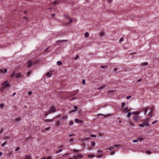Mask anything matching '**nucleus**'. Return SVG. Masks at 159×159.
<instances>
[{"instance_id": "1", "label": "nucleus", "mask_w": 159, "mask_h": 159, "mask_svg": "<svg viewBox=\"0 0 159 159\" xmlns=\"http://www.w3.org/2000/svg\"><path fill=\"white\" fill-rule=\"evenodd\" d=\"M97 152L98 153L96 155L98 158H100L102 157V150L100 149H98L97 151Z\"/></svg>"}, {"instance_id": "2", "label": "nucleus", "mask_w": 159, "mask_h": 159, "mask_svg": "<svg viewBox=\"0 0 159 159\" xmlns=\"http://www.w3.org/2000/svg\"><path fill=\"white\" fill-rule=\"evenodd\" d=\"M2 85L4 86V88H7L9 86V85L8 84V81L7 80L3 82L2 84Z\"/></svg>"}, {"instance_id": "3", "label": "nucleus", "mask_w": 159, "mask_h": 159, "mask_svg": "<svg viewBox=\"0 0 159 159\" xmlns=\"http://www.w3.org/2000/svg\"><path fill=\"white\" fill-rule=\"evenodd\" d=\"M130 109H128V107H127L125 109H122L121 111L123 112H126L127 111H130Z\"/></svg>"}, {"instance_id": "4", "label": "nucleus", "mask_w": 159, "mask_h": 159, "mask_svg": "<svg viewBox=\"0 0 159 159\" xmlns=\"http://www.w3.org/2000/svg\"><path fill=\"white\" fill-rule=\"evenodd\" d=\"M141 118V116H135L134 117V119L136 121L138 120L139 119H140Z\"/></svg>"}, {"instance_id": "5", "label": "nucleus", "mask_w": 159, "mask_h": 159, "mask_svg": "<svg viewBox=\"0 0 159 159\" xmlns=\"http://www.w3.org/2000/svg\"><path fill=\"white\" fill-rule=\"evenodd\" d=\"M32 62L31 60L27 62L28 66L29 67H31L32 66Z\"/></svg>"}, {"instance_id": "6", "label": "nucleus", "mask_w": 159, "mask_h": 159, "mask_svg": "<svg viewBox=\"0 0 159 159\" xmlns=\"http://www.w3.org/2000/svg\"><path fill=\"white\" fill-rule=\"evenodd\" d=\"M56 109L55 108H53L52 109H50L48 111V112L49 113H52L55 111Z\"/></svg>"}, {"instance_id": "7", "label": "nucleus", "mask_w": 159, "mask_h": 159, "mask_svg": "<svg viewBox=\"0 0 159 159\" xmlns=\"http://www.w3.org/2000/svg\"><path fill=\"white\" fill-rule=\"evenodd\" d=\"M152 109L149 112V113H148V116H150V117H152Z\"/></svg>"}, {"instance_id": "8", "label": "nucleus", "mask_w": 159, "mask_h": 159, "mask_svg": "<svg viewBox=\"0 0 159 159\" xmlns=\"http://www.w3.org/2000/svg\"><path fill=\"white\" fill-rule=\"evenodd\" d=\"M143 124L146 126H148L149 125V123L148 121L143 123Z\"/></svg>"}, {"instance_id": "9", "label": "nucleus", "mask_w": 159, "mask_h": 159, "mask_svg": "<svg viewBox=\"0 0 159 159\" xmlns=\"http://www.w3.org/2000/svg\"><path fill=\"white\" fill-rule=\"evenodd\" d=\"M144 110V114L145 115L146 113L148 112V109L146 107H144L143 108L142 111Z\"/></svg>"}, {"instance_id": "10", "label": "nucleus", "mask_w": 159, "mask_h": 159, "mask_svg": "<svg viewBox=\"0 0 159 159\" xmlns=\"http://www.w3.org/2000/svg\"><path fill=\"white\" fill-rule=\"evenodd\" d=\"M21 120V117H18L16 118V121L17 122H19Z\"/></svg>"}, {"instance_id": "11", "label": "nucleus", "mask_w": 159, "mask_h": 159, "mask_svg": "<svg viewBox=\"0 0 159 159\" xmlns=\"http://www.w3.org/2000/svg\"><path fill=\"white\" fill-rule=\"evenodd\" d=\"M21 76L20 73H18L15 74V77L16 78L20 77Z\"/></svg>"}, {"instance_id": "12", "label": "nucleus", "mask_w": 159, "mask_h": 159, "mask_svg": "<svg viewBox=\"0 0 159 159\" xmlns=\"http://www.w3.org/2000/svg\"><path fill=\"white\" fill-rule=\"evenodd\" d=\"M139 114V112L138 111L135 112H132V114L134 115H138Z\"/></svg>"}, {"instance_id": "13", "label": "nucleus", "mask_w": 159, "mask_h": 159, "mask_svg": "<svg viewBox=\"0 0 159 159\" xmlns=\"http://www.w3.org/2000/svg\"><path fill=\"white\" fill-rule=\"evenodd\" d=\"M44 121L46 122H52L53 121V120L51 119H45L44 120Z\"/></svg>"}, {"instance_id": "14", "label": "nucleus", "mask_w": 159, "mask_h": 159, "mask_svg": "<svg viewBox=\"0 0 159 159\" xmlns=\"http://www.w3.org/2000/svg\"><path fill=\"white\" fill-rule=\"evenodd\" d=\"M130 18L132 19H133L135 17V15L134 14H131L130 16Z\"/></svg>"}, {"instance_id": "15", "label": "nucleus", "mask_w": 159, "mask_h": 159, "mask_svg": "<svg viewBox=\"0 0 159 159\" xmlns=\"http://www.w3.org/2000/svg\"><path fill=\"white\" fill-rule=\"evenodd\" d=\"M1 72L2 73H6L7 72V69H1Z\"/></svg>"}, {"instance_id": "16", "label": "nucleus", "mask_w": 159, "mask_h": 159, "mask_svg": "<svg viewBox=\"0 0 159 159\" xmlns=\"http://www.w3.org/2000/svg\"><path fill=\"white\" fill-rule=\"evenodd\" d=\"M125 102H122L121 103V108L122 109L125 106Z\"/></svg>"}, {"instance_id": "17", "label": "nucleus", "mask_w": 159, "mask_h": 159, "mask_svg": "<svg viewBox=\"0 0 159 159\" xmlns=\"http://www.w3.org/2000/svg\"><path fill=\"white\" fill-rule=\"evenodd\" d=\"M89 36V33L88 32H86L84 34V36L86 38L88 37Z\"/></svg>"}, {"instance_id": "18", "label": "nucleus", "mask_w": 159, "mask_h": 159, "mask_svg": "<svg viewBox=\"0 0 159 159\" xmlns=\"http://www.w3.org/2000/svg\"><path fill=\"white\" fill-rule=\"evenodd\" d=\"M61 124V122L60 121H58L57 122L56 124V125L57 126H58L60 125Z\"/></svg>"}, {"instance_id": "19", "label": "nucleus", "mask_w": 159, "mask_h": 159, "mask_svg": "<svg viewBox=\"0 0 159 159\" xmlns=\"http://www.w3.org/2000/svg\"><path fill=\"white\" fill-rule=\"evenodd\" d=\"M57 64L58 65V66H61L62 65V62H61V61H58L57 62Z\"/></svg>"}, {"instance_id": "20", "label": "nucleus", "mask_w": 159, "mask_h": 159, "mask_svg": "<svg viewBox=\"0 0 159 159\" xmlns=\"http://www.w3.org/2000/svg\"><path fill=\"white\" fill-rule=\"evenodd\" d=\"M148 64V63L147 62H145L142 64L141 65L143 66H147Z\"/></svg>"}, {"instance_id": "21", "label": "nucleus", "mask_w": 159, "mask_h": 159, "mask_svg": "<svg viewBox=\"0 0 159 159\" xmlns=\"http://www.w3.org/2000/svg\"><path fill=\"white\" fill-rule=\"evenodd\" d=\"M91 144L92 147H94L95 145V143L94 142L92 141L91 142Z\"/></svg>"}, {"instance_id": "22", "label": "nucleus", "mask_w": 159, "mask_h": 159, "mask_svg": "<svg viewBox=\"0 0 159 159\" xmlns=\"http://www.w3.org/2000/svg\"><path fill=\"white\" fill-rule=\"evenodd\" d=\"M25 159H31L29 155H26L25 157Z\"/></svg>"}, {"instance_id": "23", "label": "nucleus", "mask_w": 159, "mask_h": 159, "mask_svg": "<svg viewBox=\"0 0 159 159\" xmlns=\"http://www.w3.org/2000/svg\"><path fill=\"white\" fill-rule=\"evenodd\" d=\"M62 151V149H59L58 151H57L56 152V153H58L60 152H61Z\"/></svg>"}, {"instance_id": "24", "label": "nucleus", "mask_w": 159, "mask_h": 159, "mask_svg": "<svg viewBox=\"0 0 159 159\" xmlns=\"http://www.w3.org/2000/svg\"><path fill=\"white\" fill-rule=\"evenodd\" d=\"M4 104L3 103H2L0 105V107L2 109L3 108Z\"/></svg>"}, {"instance_id": "25", "label": "nucleus", "mask_w": 159, "mask_h": 159, "mask_svg": "<svg viewBox=\"0 0 159 159\" xmlns=\"http://www.w3.org/2000/svg\"><path fill=\"white\" fill-rule=\"evenodd\" d=\"M77 156L79 158H81L83 157V156L81 154H78L77 155Z\"/></svg>"}, {"instance_id": "26", "label": "nucleus", "mask_w": 159, "mask_h": 159, "mask_svg": "<svg viewBox=\"0 0 159 159\" xmlns=\"http://www.w3.org/2000/svg\"><path fill=\"white\" fill-rule=\"evenodd\" d=\"M74 111H76L77 110V109L78 108L76 106H75L74 107Z\"/></svg>"}, {"instance_id": "27", "label": "nucleus", "mask_w": 159, "mask_h": 159, "mask_svg": "<svg viewBox=\"0 0 159 159\" xmlns=\"http://www.w3.org/2000/svg\"><path fill=\"white\" fill-rule=\"evenodd\" d=\"M75 121L76 123H78L79 122V120L77 118H76L75 119Z\"/></svg>"}, {"instance_id": "28", "label": "nucleus", "mask_w": 159, "mask_h": 159, "mask_svg": "<svg viewBox=\"0 0 159 159\" xmlns=\"http://www.w3.org/2000/svg\"><path fill=\"white\" fill-rule=\"evenodd\" d=\"M99 115H101V116H103L104 117L108 116H109V115H105L104 114H100Z\"/></svg>"}, {"instance_id": "29", "label": "nucleus", "mask_w": 159, "mask_h": 159, "mask_svg": "<svg viewBox=\"0 0 159 159\" xmlns=\"http://www.w3.org/2000/svg\"><path fill=\"white\" fill-rule=\"evenodd\" d=\"M49 113H50L48 112H48H45L44 115L46 116L49 114Z\"/></svg>"}, {"instance_id": "30", "label": "nucleus", "mask_w": 159, "mask_h": 159, "mask_svg": "<svg viewBox=\"0 0 159 159\" xmlns=\"http://www.w3.org/2000/svg\"><path fill=\"white\" fill-rule=\"evenodd\" d=\"M146 153L148 154H151V152L150 151H147L146 152Z\"/></svg>"}, {"instance_id": "31", "label": "nucleus", "mask_w": 159, "mask_h": 159, "mask_svg": "<svg viewBox=\"0 0 159 159\" xmlns=\"http://www.w3.org/2000/svg\"><path fill=\"white\" fill-rule=\"evenodd\" d=\"M132 114V113H131L130 112H128L127 114L128 116L129 117L131 116V115Z\"/></svg>"}, {"instance_id": "32", "label": "nucleus", "mask_w": 159, "mask_h": 159, "mask_svg": "<svg viewBox=\"0 0 159 159\" xmlns=\"http://www.w3.org/2000/svg\"><path fill=\"white\" fill-rule=\"evenodd\" d=\"M88 157H89L92 158L93 157H94V155H89Z\"/></svg>"}, {"instance_id": "33", "label": "nucleus", "mask_w": 159, "mask_h": 159, "mask_svg": "<svg viewBox=\"0 0 159 159\" xmlns=\"http://www.w3.org/2000/svg\"><path fill=\"white\" fill-rule=\"evenodd\" d=\"M138 141H143V139L142 138H138Z\"/></svg>"}, {"instance_id": "34", "label": "nucleus", "mask_w": 159, "mask_h": 159, "mask_svg": "<svg viewBox=\"0 0 159 159\" xmlns=\"http://www.w3.org/2000/svg\"><path fill=\"white\" fill-rule=\"evenodd\" d=\"M104 33L103 32H102L100 33V36H103L104 34Z\"/></svg>"}, {"instance_id": "35", "label": "nucleus", "mask_w": 159, "mask_h": 159, "mask_svg": "<svg viewBox=\"0 0 159 159\" xmlns=\"http://www.w3.org/2000/svg\"><path fill=\"white\" fill-rule=\"evenodd\" d=\"M105 87V86H103L102 87H100V88H98V90H101V89H103V88H104Z\"/></svg>"}, {"instance_id": "36", "label": "nucleus", "mask_w": 159, "mask_h": 159, "mask_svg": "<svg viewBox=\"0 0 159 159\" xmlns=\"http://www.w3.org/2000/svg\"><path fill=\"white\" fill-rule=\"evenodd\" d=\"M15 74V72H14L12 74H11V76H10L11 77H13L14 76Z\"/></svg>"}, {"instance_id": "37", "label": "nucleus", "mask_w": 159, "mask_h": 159, "mask_svg": "<svg viewBox=\"0 0 159 159\" xmlns=\"http://www.w3.org/2000/svg\"><path fill=\"white\" fill-rule=\"evenodd\" d=\"M69 124L70 125H73L74 124V122L72 121H70L69 122Z\"/></svg>"}, {"instance_id": "38", "label": "nucleus", "mask_w": 159, "mask_h": 159, "mask_svg": "<svg viewBox=\"0 0 159 159\" xmlns=\"http://www.w3.org/2000/svg\"><path fill=\"white\" fill-rule=\"evenodd\" d=\"M90 136L92 137H96V135L94 134H91L90 135Z\"/></svg>"}, {"instance_id": "39", "label": "nucleus", "mask_w": 159, "mask_h": 159, "mask_svg": "<svg viewBox=\"0 0 159 159\" xmlns=\"http://www.w3.org/2000/svg\"><path fill=\"white\" fill-rule=\"evenodd\" d=\"M20 148L19 147H17L15 149V151H17L20 150Z\"/></svg>"}, {"instance_id": "40", "label": "nucleus", "mask_w": 159, "mask_h": 159, "mask_svg": "<svg viewBox=\"0 0 159 159\" xmlns=\"http://www.w3.org/2000/svg\"><path fill=\"white\" fill-rule=\"evenodd\" d=\"M82 83L83 84H84L85 83V80L84 79L83 80Z\"/></svg>"}, {"instance_id": "41", "label": "nucleus", "mask_w": 159, "mask_h": 159, "mask_svg": "<svg viewBox=\"0 0 159 159\" xmlns=\"http://www.w3.org/2000/svg\"><path fill=\"white\" fill-rule=\"evenodd\" d=\"M46 75L47 76H49V77H51L52 75V74H50V73H48Z\"/></svg>"}, {"instance_id": "42", "label": "nucleus", "mask_w": 159, "mask_h": 159, "mask_svg": "<svg viewBox=\"0 0 159 159\" xmlns=\"http://www.w3.org/2000/svg\"><path fill=\"white\" fill-rule=\"evenodd\" d=\"M101 67L102 68H103L104 70L105 69V68H107V67L105 66H101Z\"/></svg>"}, {"instance_id": "43", "label": "nucleus", "mask_w": 159, "mask_h": 159, "mask_svg": "<svg viewBox=\"0 0 159 159\" xmlns=\"http://www.w3.org/2000/svg\"><path fill=\"white\" fill-rule=\"evenodd\" d=\"M131 96H127L126 97V98L127 99H128L129 98H131Z\"/></svg>"}, {"instance_id": "44", "label": "nucleus", "mask_w": 159, "mask_h": 159, "mask_svg": "<svg viewBox=\"0 0 159 159\" xmlns=\"http://www.w3.org/2000/svg\"><path fill=\"white\" fill-rule=\"evenodd\" d=\"M139 126L141 127H143V123L142 124H139Z\"/></svg>"}, {"instance_id": "45", "label": "nucleus", "mask_w": 159, "mask_h": 159, "mask_svg": "<svg viewBox=\"0 0 159 159\" xmlns=\"http://www.w3.org/2000/svg\"><path fill=\"white\" fill-rule=\"evenodd\" d=\"M134 143H136L138 142V140H134L133 141Z\"/></svg>"}, {"instance_id": "46", "label": "nucleus", "mask_w": 159, "mask_h": 159, "mask_svg": "<svg viewBox=\"0 0 159 159\" xmlns=\"http://www.w3.org/2000/svg\"><path fill=\"white\" fill-rule=\"evenodd\" d=\"M123 40V38H121L119 40V42H121Z\"/></svg>"}, {"instance_id": "47", "label": "nucleus", "mask_w": 159, "mask_h": 159, "mask_svg": "<svg viewBox=\"0 0 159 159\" xmlns=\"http://www.w3.org/2000/svg\"><path fill=\"white\" fill-rule=\"evenodd\" d=\"M157 121H158V120H156V121H153V122H152V124H154L156 122H157Z\"/></svg>"}, {"instance_id": "48", "label": "nucleus", "mask_w": 159, "mask_h": 159, "mask_svg": "<svg viewBox=\"0 0 159 159\" xmlns=\"http://www.w3.org/2000/svg\"><path fill=\"white\" fill-rule=\"evenodd\" d=\"M73 151L75 152H78L79 151V150H76L75 149H74L73 150Z\"/></svg>"}, {"instance_id": "49", "label": "nucleus", "mask_w": 159, "mask_h": 159, "mask_svg": "<svg viewBox=\"0 0 159 159\" xmlns=\"http://www.w3.org/2000/svg\"><path fill=\"white\" fill-rule=\"evenodd\" d=\"M32 92L31 91H29L28 92V94L29 95H31L32 94Z\"/></svg>"}, {"instance_id": "50", "label": "nucleus", "mask_w": 159, "mask_h": 159, "mask_svg": "<svg viewBox=\"0 0 159 159\" xmlns=\"http://www.w3.org/2000/svg\"><path fill=\"white\" fill-rule=\"evenodd\" d=\"M57 1H55L53 3H52V4H56L57 3Z\"/></svg>"}, {"instance_id": "51", "label": "nucleus", "mask_w": 159, "mask_h": 159, "mask_svg": "<svg viewBox=\"0 0 159 159\" xmlns=\"http://www.w3.org/2000/svg\"><path fill=\"white\" fill-rule=\"evenodd\" d=\"M6 142L5 141V142H4L3 143L2 145V146H4V145L6 143Z\"/></svg>"}, {"instance_id": "52", "label": "nucleus", "mask_w": 159, "mask_h": 159, "mask_svg": "<svg viewBox=\"0 0 159 159\" xmlns=\"http://www.w3.org/2000/svg\"><path fill=\"white\" fill-rule=\"evenodd\" d=\"M114 153H115L114 152H112L111 153L110 155H113V154H114Z\"/></svg>"}, {"instance_id": "53", "label": "nucleus", "mask_w": 159, "mask_h": 159, "mask_svg": "<svg viewBox=\"0 0 159 159\" xmlns=\"http://www.w3.org/2000/svg\"><path fill=\"white\" fill-rule=\"evenodd\" d=\"M45 159H52V158L51 157L49 156Z\"/></svg>"}, {"instance_id": "54", "label": "nucleus", "mask_w": 159, "mask_h": 159, "mask_svg": "<svg viewBox=\"0 0 159 159\" xmlns=\"http://www.w3.org/2000/svg\"><path fill=\"white\" fill-rule=\"evenodd\" d=\"M50 129V127H48L47 128H45V129L47 130H48V129Z\"/></svg>"}, {"instance_id": "55", "label": "nucleus", "mask_w": 159, "mask_h": 159, "mask_svg": "<svg viewBox=\"0 0 159 159\" xmlns=\"http://www.w3.org/2000/svg\"><path fill=\"white\" fill-rule=\"evenodd\" d=\"M31 73V72L30 71H29L28 72L27 74L28 75H30Z\"/></svg>"}, {"instance_id": "56", "label": "nucleus", "mask_w": 159, "mask_h": 159, "mask_svg": "<svg viewBox=\"0 0 159 159\" xmlns=\"http://www.w3.org/2000/svg\"><path fill=\"white\" fill-rule=\"evenodd\" d=\"M70 140L72 142V141L73 140V139H72V138H70Z\"/></svg>"}, {"instance_id": "57", "label": "nucleus", "mask_w": 159, "mask_h": 159, "mask_svg": "<svg viewBox=\"0 0 159 159\" xmlns=\"http://www.w3.org/2000/svg\"><path fill=\"white\" fill-rule=\"evenodd\" d=\"M62 41V40H58L57 41H56V42H61Z\"/></svg>"}, {"instance_id": "58", "label": "nucleus", "mask_w": 159, "mask_h": 159, "mask_svg": "<svg viewBox=\"0 0 159 159\" xmlns=\"http://www.w3.org/2000/svg\"><path fill=\"white\" fill-rule=\"evenodd\" d=\"M72 21V19H70V23H71V22Z\"/></svg>"}, {"instance_id": "59", "label": "nucleus", "mask_w": 159, "mask_h": 159, "mask_svg": "<svg viewBox=\"0 0 159 159\" xmlns=\"http://www.w3.org/2000/svg\"><path fill=\"white\" fill-rule=\"evenodd\" d=\"M79 57V56L78 55H77V56L75 58V59H77V58H78V57Z\"/></svg>"}, {"instance_id": "60", "label": "nucleus", "mask_w": 159, "mask_h": 159, "mask_svg": "<svg viewBox=\"0 0 159 159\" xmlns=\"http://www.w3.org/2000/svg\"><path fill=\"white\" fill-rule=\"evenodd\" d=\"M106 150V149H108L109 150H111V149L110 148H106V149H105Z\"/></svg>"}, {"instance_id": "61", "label": "nucleus", "mask_w": 159, "mask_h": 159, "mask_svg": "<svg viewBox=\"0 0 159 159\" xmlns=\"http://www.w3.org/2000/svg\"><path fill=\"white\" fill-rule=\"evenodd\" d=\"M73 135H74L73 134H70L69 135V137H71Z\"/></svg>"}, {"instance_id": "62", "label": "nucleus", "mask_w": 159, "mask_h": 159, "mask_svg": "<svg viewBox=\"0 0 159 159\" xmlns=\"http://www.w3.org/2000/svg\"><path fill=\"white\" fill-rule=\"evenodd\" d=\"M76 97H74V98H72V99H71V100H74V99H76Z\"/></svg>"}, {"instance_id": "63", "label": "nucleus", "mask_w": 159, "mask_h": 159, "mask_svg": "<svg viewBox=\"0 0 159 159\" xmlns=\"http://www.w3.org/2000/svg\"><path fill=\"white\" fill-rule=\"evenodd\" d=\"M16 94V93L15 92H14V93H13L12 96H13Z\"/></svg>"}, {"instance_id": "64", "label": "nucleus", "mask_w": 159, "mask_h": 159, "mask_svg": "<svg viewBox=\"0 0 159 159\" xmlns=\"http://www.w3.org/2000/svg\"><path fill=\"white\" fill-rule=\"evenodd\" d=\"M79 122L81 123H82L83 122V121L82 120H80Z\"/></svg>"}]
</instances>
